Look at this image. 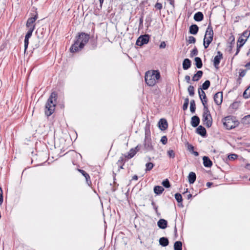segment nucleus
Returning <instances> with one entry per match:
<instances>
[{
    "mask_svg": "<svg viewBox=\"0 0 250 250\" xmlns=\"http://www.w3.org/2000/svg\"><path fill=\"white\" fill-rule=\"evenodd\" d=\"M76 41L70 48L72 53L82 50L89 40V35L84 32L79 33L76 37Z\"/></svg>",
    "mask_w": 250,
    "mask_h": 250,
    "instance_id": "obj_1",
    "label": "nucleus"
},
{
    "mask_svg": "<svg viewBox=\"0 0 250 250\" xmlns=\"http://www.w3.org/2000/svg\"><path fill=\"white\" fill-rule=\"evenodd\" d=\"M57 98L58 94L56 92L51 93L45 104V114L47 116L52 115L55 111Z\"/></svg>",
    "mask_w": 250,
    "mask_h": 250,
    "instance_id": "obj_2",
    "label": "nucleus"
},
{
    "mask_svg": "<svg viewBox=\"0 0 250 250\" xmlns=\"http://www.w3.org/2000/svg\"><path fill=\"white\" fill-rule=\"evenodd\" d=\"M160 78V73L158 70H151L146 72L145 80L148 86H153L158 82Z\"/></svg>",
    "mask_w": 250,
    "mask_h": 250,
    "instance_id": "obj_3",
    "label": "nucleus"
},
{
    "mask_svg": "<svg viewBox=\"0 0 250 250\" xmlns=\"http://www.w3.org/2000/svg\"><path fill=\"white\" fill-rule=\"evenodd\" d=\"M213 31L211 22H209L206 29L204 38V46L205 48H207L212 42L213 38Z\"/></svg>",
    "mask_w": 250,
    "mask_h": 250,
    "instance_id": "obj_4",
    "label": "nucleus"
},
{
    "mask_svg": "<svg viewBox=\"0 0 250 250\" xmlns=\"http://www.w3.org/2000/svg\"><path fill=\"white\" fill-rule=\"evenodd\" d=\"M234 120L235 118L232 116H229L225 117L222 120V122L224 126H225L227 129H231L238 126L239 124V122L237 121H235Z\"/></svg>",
    "mask_w": 250,
    "mask_h": 250,
    "instance_id": "obj_5",
    "label": "nucleus"
},
{
    "mask_svg": "<svg viewBox=\"0 0 250 250\" xmlns=\"http://www.w3.org/2000/svg\"><path fill=\"white\" fill-rule=\"evenodd\" d=\"M203 122L204 125L208 128L211 126L212 124V118L208 108L203 109Z\"/></svg>",
    "mask_w": 250,
    "mask_h": 250,
    "instance_id": "obj_6",
    "label": "nucleus"
},
{
    "mask_svg": "<svg viewBox=\"0 0 250 250\" xmlns=\"http://www.w3.org/2000/svg\"><path fill=\"white\" fill-rule=\"evenodd\" d=\"M32 16L27 20L26 26L28 29H35L36 26L35 22L38 18V14L36 10L34 11V13H32Z\"/></svg>",
    "mask_w": 250,
    "mask_h": 250,
    "instance_id": "obj_7",
    "label": "nucleus"
},
{
    "mask_svg": "<svg viewBox=\"0 0 250 250\" xmlns=\"http://www.w3.org/2000/svg\"><path fill=\"white\" fill-rule=\"evenodd\" d=\"M198 93L200 100L202 101V104L204 106V108H208L207 104V97L206 96L205 92L202 90L201 87L198 89Z\"/></svg>",
    "mask_w": 250,
    "mask_h": 250,
    "instance_id": "obj_8",
    "label": "nucleus"
},
{
    "mask_svg": "<svg viewBox=\"0 0 250 250\" xmlns=\"http://www.w3.org/2000/svg\"><path fill=\"white\" fill-rule=\"evenodd\" d=\"M149 40V37L147 35L141 36L137 40L136 44L141 46L147 43Z\"/></svg>",
    "mask_w": 250,
    "mask_h": 250,
    "instance_id": "obj_9",
    "label": "nucleus"
},
{
    "mask_svg": "<svg viewBox=\"0 0 250 250\" xmlns=\"http://www.w3.org/2000/svg\"><path fill=\"white\" fill-rule=\"evenodd\" d=\"M144 149L146 151H149L153 150V147L151 143V139L150 138L146 136L144 140Z\"/></svg>",
    "mask_w": 250,
    "mask_h": 250,
    "instance_id": "obj_10",
    "label": "nucleus"
},
{
    "mask_svg": "<svg viewBox=\"0 0 250 250\" xmlns=\"http://www.w3.org/2000/svg\"><path fill=\"white\" fill-rule=\"evenodd\" d=\"M214 101L217 105H220L222 104L223 101L222 92H218L215 94L214 96Z\"/></svg>",
    "mask_w": 250,
    "mask_h": 250,
    "instance_id": "obj_11",
    "label": "nucleus"
},
{
    "mask_svg": "<svg viewBox=\"0 0 250 250\" xmlns=\"http://www.w3.org/2000/svg\"><path fill=\"white\" fill-rule=\"evenodd\" d=\"M223 58V54L220 51L217 52V55L215 56L213 60V64L216 68H218V66L221 60Z\"/></svg>",
    "mask_w": 250,
    "mask_h": 250,
    "instance_id": "obj_12",
    "label": "nucleus"
},
{
    "mask_svg": "<svg viewBox=\"0 0 250 250\" xmlns=\"http://www.w3.org/2000/svg\"><path fill=\"white\" fill-rule=\"evenodd\" d=\"M158 125L160 129L162 131L165 130L168 127L167 122L165 119H160L158 123Z\"/></svg>",
    "mask_w": 250,
    "mask_h": 250,
    "instance_id": "obj_13",
    "label": "nucleus"
},
{
    "mask_svg": "<svg viewBox=\"0 0 250 250\" xmlns=\"http://www.w3.org/2000/svg\"><path fill=\"white\" fill-rule=\"evenodd\" d=\"M78 170L85 177L86 183L88 186L92 184L89 175L83 169H78Z\"/></svg>",
    "mask_w": 250,
    "mask_h": 250,
    "instance_id": "obj_14",
    "label": "nucleus"
},
{
    "mask_svg": "<svg viewBox=\"0 0 250 250\" xmlns=\"http://www.w3.org/2000/svg\"><path fill=\"white\" fill-rule=\"evenodd\" d=\"M196 132L202 137H206L207 136L206 129L202 125H200L197 128Z\"/></svg>",
    "mask_w": 250,
    "mask_h": 250,
    "instance_id": "obj_15",
    "label": "nucleus"
},
{
    "mask_svg": "<svg viewBox=\"0 0 250 250\" xmlns=\"http://www.w3.org/2000/svg\"><path fill=\"white\" fill-rule=\"evenodd\" d=\"M200 123V118L197 116H193L191 119V125L194 127H197Z\"/></svg>",
    "mask_w": 250,
    "mask_h": 250,
    "instance_id": "obj_16",
    "label": "nucleus"
},
{
    "mask_svg": "<svg viewBox=\"0 0 250 250\" xmlns=\"http://www.w3.org/2000/svg\"><path fill=\"white\" fill-rule=\"evenodd\" d=\"M203 165L206 167H210L212 165V162L207 156H204L203 158Z\"/></svg>",
    "mask_w": 250,
    "mask_h": 250,
    "instance_id": "obj_17",
    "label": "nucleus"
},
{
    "mask_svg": "<svg viewBox=\"0 0 250 250\" xmlns=\"http://www.w3.org/2000/svg\"><path fill=\"white\" fill-rule=\"evenodd\" d=\"M191 62L189 59H185L183 62V68L184 70H188L191 67Z\"/></svg>",
    "mask_w": 250,
    "mask_h": 250,
    "instance_id": "obj_18",
    "label": "nucleus"
},
{
    "mask_svg": "<svg viewBox=\"0 0 250 250\" xmlns=\"http://www.w3.org/2000/svg\"><path fill=\"white\" fill-rule=\"evenodd\" d=\"M199 31V27L196 24H192L189 28V32L191 34L196 35Z\"/></svg>",
    "mask_w": 250,
    "mask_h": 250,
    "instance_id": "obj_19",
    "label": "nucleus"
},
{
    "mask_svg": "<svg viewBox=\"0 0 250 250\" xmlns=\"http://www.w3.org/2000/svg\"><path fill=\"white\" fill-rule=\"evenodd\" d=\"M167 222L164 219H160L157 222L158 226L162 229H165L167 227Z\"/></svg>",
    "mask_w": 250,
    "mask_h": 250,
    "instance_id": "obj_20",
    "label": "nucleus"
},
{
    "mask_svg": "<svg viewBox=\"0 0 250 250\" xmlns=\"http://www.w3.org/2000/svg\"><path fill=\"white\" fill-rule=\"evenodd\" d=\"M193 18L196 21H201L204 19V15L201 12H198L194 14Z\"/></svg>",
    "mask_w": 250,
    "mask_h": 250,
    "instance_id": "obj_21",
    "label": "nucleus"
},
{
    "mask_svg": "<svg viewBox=\"0 0 250 250\" xmlns=\"http://www.w3.org/2000/svg\"><path fill=\"white\" fill-rule=\"evenodd\" d=\"M203 74V72L202 71H198L197 73L193 75L192 79V81L195 82L199 81L202 77Z\"/></svg>",
    "mask_w": 250,
    "mask_h": 250,
    "instance_id": "obj_22",
    "label": "nucleus"
},
{
    "mask_svg": "<svg viewBox=\"0 0 250 250\" xmlns=\"http://www.w3.org/2000/svg\"><path fill=\"white\" fill-rule=\"evenodd\" d=\"M137 152V150H136L134 148H131L130 149L128 154L127 155H125V157L127 158V159H131L135 156Z\"/></svg>",
    "mask_w": 250,
    "mask_h": 250,
    "instance_id": "obj_23",
    "label": "nucleus"
},
{
    "mask_svg": "<svg viewBox=\"0 0 250 250\" xmlns=\"http://www.w3.org/2000/svg\"><path fill=\"white\" fill-rule=\"evenodd\" d=\"M189 184H193L196 180V176L194 172H190L188 176Z\"/></svg>",
    "mask_w": 250,
    "mask_h": 250,
    "instance_id": "obj_24",
    "label": "nucleus"
},
{
    "mask_svg": "<svg viewBox=\"0 0 250 250\" xmlns=\"http://www.w3.org/2000/svg\"><path fill=\"white\" fill-rule=\"evenodd\" d=\"M159 243L163 247H166L169 244V241L166 237H161L159 239Z\"/></svg>",
    "mask_w": 250,
    "mask_h": 250,
    "instance_id": "obj_25",
    "label": "nucleus"
},
{
    "mask_svg": "<svg viewBox=\"0 0 250 250\" xmlns=\"http://www.w3.org/2000/svg\"><path fill=\"white\" fill-rule=\"evenodd\" d=\"M195 65L197 68H201L203 66V63L200 57H196L194 59Z\"/></svg>",
    "mask_w": 250,
    "mask_h": 250,
    "instance_id": "obj_26",
    "label": "nucleus"
},
{
    "mask_svg": "<svg viewBox=\"0 0 250 250\" xmlns=\"http://www.w3.org/2000/svg\"><path fill=\"white\" fill-rule=\"evenodd\" d=\"M164 190V188L160 186H156L154 188V192L157 195L161 194Z\"/></svg>",
    "mask_w": 250,
    "mask_h": 250,
    "instance_id": "obj_27",
    "label": "nucleus"
},
{
    "mask_svg": "<svg viewBox=\"0 0 250 250\" xmlns=\"http://www.w3.org/2000/svg\"><path fill=\"white\" fill-rule=\"evenodd\" d=\"M241 123L245 125L250 124V115H248L244 117L241 120Z\"/></svg>",
    "mask_w": 250,
    "mask_h": 250,
    "instance_id": "obj_28",
    "label": "nucleus"
},
{
    "mask_svg": "<svg viewBox=\"0 0 250 250\" xmlns=\"http://www.w3.org/2000/svg\"><path fill=\"white\" fill-rule=\"evenodd\" d=\"M125 160L123 156L120 157L118 162H117V165L119 167L120 169H124L123 166L125 165Z\"/></svg>",
    "mask_w": 250,
    "mask_h": 250,
    "instance_id": "obj_29",
    "label": "nucleus"
},
{
    "mask_svg": "<svg viewBox=\"0 0 250 250\" xmlns=\"http://www.w3.org/2000/svg\"><path fill=\"white\" fill-rule=\"evenodd\" d=\"M174 250H182V243L181 241H176L174 244Z\"/></svg>",
    "mask_w": 250,
    "mask_h": 250,
    "instance_id": "obj_30",
    "label": "nucleus"
},
{
    "mask_svg": "<svg viewBox=\"0 0 250 250\" xmlns=\"http://www.w3.org/2000/svg\"><path fill=\"white\" fill-rule=\"evenodd\" d=\"M210 85V82L209 80H206L202 85V90L208 89Z\"/></svg>",
    "mask_w": 250,
    "mask_h": 250,
    "instance_id": "obj_31",
    "label": "nucleus"
},
{
    "mask_svg": "<svg viewBox=\"0 0 250 250\" xmlns=\"http://www.w3.org/2000/svg\"><path fill=\"white\" fill-rule=\"evenodd\" d=\"M196 110V104L194 100H192L190 103V110L192 113H194Z\"/></svg>",
    "mask_w": 250,
    "mask_h": 250,
    "instance_id": "obj_32",
    "label": "nucleus"
},
{
    "mask_svg": "<svg viewBox=\"0 0 250 250\" xmlns=\"http://www.w3.org/2000/svg\"><path fill=\"white\" fill-rule=\"evenodd\" d=\"M243 96L245 99H248L250 97V85L244 91Z\"/></svg>",
    "mask_w": 250,
    "mask_h": 250,
    "instance_id": "obj_33",
    "label": "nucleus"
},
{
    "mask_svg": "<svg viewBox=\"0 0 250 250\" xmlns=\"http://www.w3.org/2000/svg\"><path fill=\"white\" fill-rule=\"evenodd\" d=\"M246 41V39H244L240 37L237 41V45H239L238 47H241L243 46Z\"/></svg>",
    "mask_w": 250,
    "mask_h": 250,
    "instance_id": "obj_34",
    "label": "nucleus"
},
{
    "mask_svg": "<svg viewBox=\"0 0 250 250\" xmlns=\"http://www.w3.org/2000/svg\"><path fill=\"white\" fill-rule=\"evenodd\" d=\"M146 171L147 172L148 171L151 170L153 168V167H154V164L152 163L149 162L146 163Z\"/></svg>",
    "mask_w": 250,
    "mask_h": 250,
    "instance_id": "obj_35",
    "label": "nucleus"
},
{
    "mask_svg": "<svg viewBox=\"0 0 250 250\" xmlns=\"http://www.w3.org/2000/svg\"><path fill=\"white\" fill-rule=\"evenodd\" d=\"M188 91L190 96H193L194 95V88L192 85H189L188 88Z\"/></svg>",
    "mask_w": 250,
    "mask_h": 250,
    "instance_id": "obj_36",
    "label": "nucleus"
},
{
    "mask_svg": "<svg viewBox=\"0 0 250 250\" xmlns=\"http://www.w3.org/2000/svg\"><path fill=\"white\" fill-rule=\"evenodd\" d=\"M97 46V42L95 41H91L90 42V49L92 50L95 49Z\"/></svg>",
    "mask_w": 250,
    "mask_h": 250,
    "instance_id": "obj_37",
    "label": "nucleus"
},
{
    "mask_svg": "<svg viewBox=\"0 0 250 250\" xmlns=\"http://www.w3.org/2000/svg\"><path fill=\"white\" fill-rule=\"evenodd\" d=\"M175 198L178 203H181L183 201L182 196L181 194L177 193L175 194Z\"/></svg>",
    "mask_w": 250,
    "mask_h": 250,
    "instance_id": "obj_38",
    "label": "nucleus"
},
{
    "mask_svg": "<svg viewBox=\"0 0 250 250\" xmlns=\"http://www.w3.org/2000/svg\"><path fill=\"white\" fill-rule=\"evenodd\" d=\"M189 103V99L188 98H186L185 99L184 103L183 106V109L186 110L187 109Z\"/></svg>",
    "mask_w": 250,
    "mask_h": 250,
    "instance_id": "obj_39",
    "label": "nucleus"
},
{
    "mask_svg": "<svg viewBox=\"0 0 250 250\" xmlns=\"http://www.w3.org/2000/svg\"><path fill=\"white\" fill-rule=\"evenodd\" d=\"M162 185L164 187H165L166 188H168L170 187V183L168 180L167 179L163 181Z\"/></svg>",
    "mask_w": 250,
    "mask_h": 250,
    "instance_id": "obj_40",
    "label": "nucleus"
},
{
    "mask_svg": "<svg viewBox=\"0 0 250 250\" xmlns=\"http://www.w3.org/2000/svg\"><path fill=\"white\" fill-rule=\"evenodd\" d=\"M167 155L169 158H174L175 157V152L173 150H169L167 152Z\"/></svg>",
    "mask_w": 250,
    "mask_h": 250,
    "instance_id": "obj_41",
    "label": "nucleus"
},
{
    "mask_svg": "<svg viewBox=\"0 0 250 250\" xmlns=\"http://www.w3.org/2000/svg\"><path fill=\"white\" fill-rule=\"evenodd\" d=\"M34 30V29H33V28L32 29H28V31H27L25 37L30 38L31 37L32 33Z\"/></svg>",
    "mask_w": 250,
    "mask_h": 250,
    "instance_id": "obj_42",
    "label": "nucleus"
},
{
    "mask_svg": "<svg viewBox=\"0 0 250 250\" xmlns=\"http://www.w3.org/2000/svg\"><path fill=\"white\" fill-rule=\"evenodd\" d=\"M198 53L197 48L195 47L191 51L190 53V57H192L194 56L197 55Z\"/></svg>",
    "mask_w": 250,
    "mask_h": 250,
    "instance_id": "obj_43",
    "label": "nucleus"
},
{
    "mask_svg": "<svg viewBox=\"0 0 250 250\" xmlns=\"http://www.w3.org/2000/svg\"><path fill=\"white\" fill-rule=\"evenodd\" d=\"M29 38H25V39H24V52H26L27 49V47H28V44H29Z\"/></svg>",
    "mask_w": 250,
    "mask_h": 250,
    "instance_id": "obj_44",
    "label": "nucleus"
},
{
    "mask_svg": "<svg viewBox=\"0 0 250 250\" xmlns=\"http://www.w3.org/2000/svg\"><path fill=\"white\" fill-rule=\"evenodd\" d=\"M188 42L189 43H194L196 42V39L193 36H189L188 38Z\"/></svg>",
    "mask_w": 250,
    "mask_h": 250,
    "instance_id": "obj_45",
    "label": "nucleus"
},
{
    "mask_svg": "<svg viewBox=\"0 0 250 250\" xmlns=\"http://www.w3.org/2000/svg\"><path fill=\"white\" fill-rule=\"evenodd\" d=\"M161 142L163 144L166 145L167 143V137L166 136H163L161 138Z\"/></svg>",
    "mask_w": 250,
    "mask_h": 250,
    "instance_id": "obj_46",
    "label": "nucleus"
},
{
    "mask_svg": "<svg viewBox=\"0 0 250 250\" xmlns=\"http://www.w3.org/2000/svg\"><path fill=\"white\" fill-rule=\"evenodd\" d=\"M187 147L188 150L190 152H192L193 151H194V146L189 143H187Z\"/></svg>",
    "mask_w": 250,
    "mask_h": 250,
    "instance_id": "obj_47",
    "label": "nucleus"
},
{
    "mask_svg": "<svg viewBox=\"0 0 250 250\" xmlns=\"http://www.w3.org/2000/svg\"><path fill=\"white\" fill-rule=\"evenodd\" d=\"M155 7L158 9V10H161L162 9V4L160 3L157 2L155 5Z\"/></svg>",
    "mask_w": 250,
    "mask_h": 250,
    "instance_id": "obj_48",
    "label": "nucleus"
},
{
    "mask_svg": "<svg viewBox=\"0 0 250 250\" xmlns=\"http://www.w3.org/2000/svg\"><path fill=\"white\" fill-rule=\"evenodd\" d=\"M237 157V155L236 154H230L228 156L229 160H234L236 159Z\"/></svg>",
    "mask_w": 250,
    "mask_h": 250,
    "instance_id": "obj_49",
    "label": "nucleus"
},
{
    "mask_svg": "<svg viewBox=\"0 0 250 250\" xmlns=\"http://www.w3.org/2000/svg\"><path fill=\"white\" fill-rule=\"evenodd\" d=\"M250 35V33L248 31L246 30L243 33L242 36L246 38V39L247 40V39L249 37Z\"/></svg>",
    "mask_w": 250,
    "mask_h": 250,
    "instance_id": "obj_50",
    "label": "nucleus"
},
{
    "mask_svg": "<svg viewBox=\"0 0 250 250\" xmlns=\"http://www.w3.org/2000/svg\"><path fill=\"white\" fill-rule=\"evenodd\" d=\"M246 70H241L239 73V76L240 77H243L246 75Z\"/></svg>",
    "mask_w": 250,
    "mask_h": 250,
    "instance_id": "obj_51",
    "label": "nucleus"
},
{
    "mask_svg": "<svg viewBox=\"0 0 250 250\" xmlns=\"http://www.w3.org/2000/svg\"><path fill=\"white\" fill-rule=\"evenodd\" d=\"M143 23V16H141V17L139 19V26H142Z\"/></svg>",
    "mask_w": 250,
    "mask_h": 250,
    "instance_id": "obj_52",
    "label": "nucleus"
},
{
    "mask_svg": "<svg viewBox=\"0 0 250 250\" xmlns=\"http://www.w3.org/2000/svg\"><path fill=\"white\" fill-rule=\"evenodd\" d=\"M166 46V43L165 42H161L159 47L160 48H165Z\"/></svg>",
    "mask_w": 250,
    "mask_h": 250,
    "instance_id": "obj_53",
    "label": "nucleus"
},
{
    "mask_svg": "<svg viewBox=\"0 0 250 250\" xmlns=\"http://www.w3.org/2000/svg\"><path fill=\"white\" fill-rule=\"evenodd\" d=\"M185 80L186 81V82L188 83H190V76H188V75H186L185 77Z\"/></svg>",
    "mask_w": 250,
    "mask_h": 250,
    "instance_id": "obj_54",
    "label": "nucleus"
},
{
    "mask_svg": "<svg viewBox=\"0 0 250 250\" xmlns=\"http://www.w3.org/2000/svg\"><path fill=\"white\" fill-rule=\"evenodd\" d=\"M238 45H237V49H236V52L235 53V56H236L239 52L240 51V49L241 47H238Z\"/></svg>",
    "mask_w": 250,
    "mask_h": 250,
    "instance_id": "obj_55",
    "label": "nucleus"
},
{
    "mask_svg": "<svg viewBox=\"0 0 250 250\" xmlns=\"http://www.w3.org/2000/svg\"><path fill=\"white\" fill-rule=\"evenodd\" d=\"M230 40H231V44L234 43L235 39H234V36H232L230 38Z\"/></svg>",
    "mask_w": 250,
    "mask_h": 250,
    "instance_id": "obj_56",
    "label": "nucleus"
},
{
    "mask_svg": "<svg viewBox=\"0 0 250 250\" xmlns=\"http://www.w3.org/2000/svg\"><path fill=\"white\" fill-rule=\"evenodd\" d=\"M138 179V176L136 175H134L133 177H132V180H137Z\"/></svg>",
    "mask_w": 250,
    "mask_h": 250,
    "instance_id": "obj_57",
    "label": "nucleus"
},
{
    "mask_svg": "<svg viewBox=\"0 0 250 250\" xmlns=\"http://www.w3.org/2000/svg\"><path fill=\"white\" fill-rule=\"evenodd\" d=\"M140 147H141V146L137 145L134 149H135L136 150H137V152H138L139 151Z\"/></svg>",
    "mask_w": 250,
    "mask_h": 250,
    "instance_id": "obj_58",
    "label": "nucleus"
},
{
    "mask_svg": "<svg viewBox=\"0 0 250 250\" xmlns=\"http://www.w3.org/2000/svg\"><path fill=\"white\" fill-rule=\"evenodd\" d=\"M191 153L193 154L195 156H198L199 155V153L197 151H193Z\"/></svg>",
    "mask_w": 250,
    "mask_h": 250,
    "instance_id": "obj_59",
    "label": "nucleus"
},
{
    "mask_svg": "<svg viewBox=\"0 0 250 250\" xmlns=\"http://www.w3.org/2000/svg\"><path fill=\"white\" fill-rule=\"evenodd\" d=\"M245 67H247L248 69L250 68V62L245 65Z\"/></svg>",
    "mask_w": 250,
    "mask_h": 250,
    "instance_id": "obj_60",
    "label": "nucleus"
},
{
    "mask_svg": "<svg viewBox=\"0 0 250 250\" xmlns=\"http://www.w3.org/2000/svg\"><path fill=\"white\" fill-rule=\"evenodd\" d=\"M158 207L157 206H154V207H153V208L154 209L156 213H158Z\"/></svg>",
    "mask_w": 250,
    "mask_h": 250,
    "instance_id": "obj_61",
    "label": "nucleus"
},
{
    "mask_svg": "<svg viewBox=\"0 0 250 250\" xmlns=\"http://www.w3.org/2000/svg\"><path fill=\"white\" fill-rule=\"evenodd\" d=\"M100 1V7L102 8L103 3L104 2V0H99Z\"/></svg>",
    "mask_w": 250,
    "mask_h": 250,
    "instance_id": "obj_62",
    "label": "nucleus"
},
{
    "mask_svg": "<svg viewBox=\"0 0 250 250\" xmlns=\"http://www.w3.org/2000/svg\"><path fill=\"white\" fill-rule=\"evenodd\" d=\"M170 4L172 5L173 7L174 6V0H169Z\"/></svg>",
    "mask_w": 250,
    "mask_h": 250,
    "instance_id": "obj_63",
    "label": "nucleus"
},
{
    "mask_svg": "<svg viewBox=\"0 0 250 250\" xmlns=\"http://www.w3.org/2000/svg\"><path fill=\"white\" fill-rule=\"evenodd\" d=\"M191 197H192V194H191L190 193H189L187 195V199L188 200L190 199Z\"/></svg>",
    "mask_w": 250,
    "mask_h": 250,
    "instance_id": "obj_64",
    "label": "nucleus"
}]
</instances>
